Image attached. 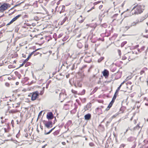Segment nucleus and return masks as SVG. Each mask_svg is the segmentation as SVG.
Segmentation results:
<instances>
[{"label":"nucleus","instance_id":"48","mask_svg":"<svg viewBox=\"0 0 148 148\" xmlns=\"http://www.w3.org/2000/svg\"><path fill=\"white\" fill-rule=\"evenodd\" d=\"M19 84V82H16V85H18Z\"/></svg>","mask_w":148,"mask_h":148},{"label":"nucleus","instance_id":"39","mask_svg":"<svg viewBox=\"0 0 148 148\" xmlns=\"http://www.w3.org/2000/svg\"><path fill=\"white\" fill-rule=\"evenodd\" d=\"M103 5H100L99 6V9L101 10V8H102L103 7Z\"/></svg>","mask_w":148,"mask_h":148},{"label":"nucleus","instance_id":"25","mask_svg":"<svg viewBox=\"0 0 148 148\" xmlns=\"http://www.w3.org/2000/svg\"><path fill=\"white\" fill-rule=\"evenodd\" d=\"M104 58L103 57H101L98 60V62H101L103 59Z\"/></svg>","mask_w":148,"mask_h":148},{"label":"nucleus","instance_id":"26","mask_svg":"<svg viewBox=\"0 0 148 148\" xmlns=\"http://www.w3.org/2000/svg\"><path fill=\"white\" fill-rule=\"evenodd\" d=\"M71 92L73 93L74 94H77V91L73 89H72L71 90Z\"/></svg>","mask_w":148,"mask_h":148},{"label":"nucleus","instance_id":"57","mask_svg":"<svg viewBox=\"0 0 148 148\" xmlns=\"http://www.w3.org/2000/svg\"><path fill=\"white\" fill-rule=\"evenodd\" d=\"M100 109V108H97L96 109V110H99V109Z\"/></svg>","mask_w":148,"mask_h":148},{"label":"nucleus","instance_id":"7","mask_svg":"<svg viewBox=\"0 0 148 148\" xmlns=\"http://www.w3.org/2000/svg\"><path fill=\"white\" fill-rule=\"evenodd\" d=\"M42 122L45 126L47 128L49 129L52 126V122L51 121L43 120L42 121Z\"/></svg>","mask_w":148,"mask_h":148},{"label":"nucleus","instance_id":"37","mask_svg":"<svg viewBox=\"0 0 148 148\" xmlns=\"http://www.w3.org/2000/svg\"><path fill=\"white\" fill-rule=\"evenodd\" d=\"M119 90H120L119 89H118L117 88V89L116 90V92L115 94H116L117 95L118 92Z\"/></svg>","mask_w":148,"mask_h":148},{"label":"nucleus","instance_id":"11","mask_svg":"<svg viewBox=\"0 0 148 148\" xmlns=\"http://www.w3.org/2000/svg\"><path fill=\"white\" fill-rule=\"evenodd\" d=\"M35 52V51H33L31 53H30L28 56V57L25 60L23 63L25 64L29 60V58L31 57V56L34 54Z\"/></svg>","mask_w":148,"mask_h":148},{"label":"nucleus","instance_id":"5","mask_svg":"<svg viewBox=\"0 0 148 148\" xmlns=\"http://www.w3.org/2000/svg\"><path fill=\"white\" fill-rule=\"evenodd\" d=\"M112 18L113 19L112 22L114 21H116L118 23H121V16L119 15L118 14H116L114 15L112 17Z\"/></svg>","mask_w":148,"mask_h":148},{"label":"nucleus","instance_id":"55","mask_svg":"<svg viewBox=\"0 0 148 148\" xmlns=\"http://www.w3.org/2000/svg\"><path fill=\"white\" fill-rule=\"evenodd\" d=\"M88 45H85V47H86V48H88Z\"/></svg>","mask_w":148,"mask_h":148},{"label":"nucleus","instance_id":"16","mask_svg":"<svg viewBox=\"0 0 148 148\" xmlns=\"http://www.w3.org/2000/svg\"><path fill=\"white\" fill-rule=\"evenodd\" d=\"M68 19V18L67 17H65L62 21L61 22L60 25H62Z\"/></svg>","mask_w":148,"mask_h":148},{"label":"nucleus","instance_id":"19","mask_svg":"<svg viewBox=\"0 0 148 148\" xmlns=\"http://www.w3.org/2000/svg\"><path fill=\"white\" fill-rule=\"evenodd\" d=\"M21 16V14H19L16 16L15 17L13 18L12 19L14 21H16L18 18L20 17Z\"/></svg>","mask_w":148,"mask_h":148},{"label":"nucleus","instance_id":"61","mask_svg":"<svg viewBox=\"0 0 148 148\" xmlns=\"http://www.w3.org/2000/svg\"><path fill=\"white\" fill-rule=\"evenodd\" d=\"M124 3H123V4H122V7H123V5H124Z\"/></svg>","mask_w":148,"mask_h":148},{"label":"nucleus","instance_id":"43","mask_svg":"<svg viewBox=\"0 0 148 148\" xmlns=\"http://www.w3.org/2000/svg\"><path fill=\"white\" fill-rule=\"evenodd\" d=\"M47 145V144H45V145H44V146H43L42 148H45V147Z\"/></svg>","mask_w":148,"mask_h":148},{"label":"nucleus","instance_id":"46","mask_svg":"<svg viewBox=\"0 0 148 148\" xmlns=\"http://www.w3.org/2000/svg\"><path fill=\"white\" fill-rule=\"evenodd\" d=\"M3 129H4L5 132H7V130L6 128H3Z\"/></svg>","mask_w":148,"mask_h":148},{"label":"nucleus","instance_id":"58","mask_svg":"<svg viewBox=\"0 0 148 148\" xmlns=\"http://www.w3.org/2000/svg\"><path fill=\"white\" fill-rule=\"evenodd\" d=\"M43 92H40V95H42V94H43Z\"/></svg>","mask_w":148,"mask_h":148},{"label":"nucleus","instance_id":"12","mask_svg":"<svg viewBox=\"0 0 148 148\" xmlns=\"http://www.w3.org/2000/svg\"><path fill=\"white\" fill-rule=\"evenodd\" d=\"M84 18L82 15L80 16L77 19L78 21L80 23H82L84 21Z\"/></svg>","mask_w":148,"mask_h":148},{"label":"nucleus","instance_id":"33","mask_svg":"<svg viewBox=\"0 0 148 148\" xmlns=\"http://www.w3.org/2000/svg\"><path fill=\"white\" fill-rule=\"evenodd\" d=\"M84 109L85 110V111H86V110H88V108L86 106L84 107Z\"/></svg>","mask_w":148,"mask_h":148},{"label":"nucleus","instance_id":"49","mask_svg":"<svg viewBox=\"0 0 148 148\" xmlns=\"http://www.w3.org/2000/svg\"><path fill=\"white\" fill-rule=\"evenodd\" d=\"M25 64L23 63L20 65V67L24 65Z\"/></svg>","mask_w":148,"mask_h":148},{"label":"nucleus","instance_id":"2","mask_svg":"<svg viewBox=\"0 0 148 148\" xmlns=\"http://www.w3.org/2000/svg\"><path fill=\"white\" fill-rule=\"evenodd\" d=\"M39 93L38 91H36L32 93H30L29 95V97H31V100L34 101L38 98Z\"/></svg>","mask_w":148,"mask_h":148},{"label":"nucleus","instance_id":"21","mask_svg":"<svg viewBox=\"0 0 148 148\" xmlns=\"http://www.w3.org/2000/svg\"><path fill=\"white\" fill-rule=\"evenodd\" d=\"M69 38V36H66L64 37L62 39V41H66L67 40L68 38Z\"/></svg>","mask_w":148,"mask_h":148},{"label":"nucleus","instance_id":"36","mask_svg":"<svg viewBox=\"0 0 148 148\" xmlns=\"http://www.w3.org/2000/svg\"><path fill=\"white\" fill-rule=\"evenodd\" d=\"M5 85L6 86L8 87L10 86V84L6 82L5 83Z\"/></svg>","mask_w":148,"mask_h":148},{"label":"nucleus","instance_id":"18","mask_svg":"<svg viewBox=\"0 0 148 148\" xmlns=\"http://www.w3.org/2000/svg\"><path fill=\"white\" fill-rule=\"evenodd\" d=\"M18 112V111L17 109H13L10 110V111L9 112L12 113H14Z\"/></svg>","mask_w":148,"mask_h":148},{"label":"nucleus","instance_id":"41","mask_svg":"<svg viewBox=\"0 0 148 148\" xmlns=\"http://www.w3.org/2000/svg\"><path fill=\"white\" fill-rule=\"evenodd\" d=\"M94 7H92L90 10L88 11V12H89L92 9H94Z\"/></svg>","mask_w":148,"mask_h":148},{"label":"nucleus","instance_id":"8","mask_svg":"<svg viewBox=\"0 0 148 148\" xmlns=\"http://www.w3.org/2000/svg\"><path fill=\"white\" fill-rule=\"evenodd\" d=\"M102 73L103 76L106 78L108 77L109 75V72L106 69H104V71L102 72Z\"/></svg>","mask_w":148,"mask_h":148},{"label":"nucleus","instance_id":"56","mask_svg":"<svg viewBox=\"0 0 148 148\" xmlns=\"http://www.w3.org/2000/svg\"><path fill=\"white\" fill-rule=\"evenodd\" d=\"M20 4H21V3L19 4H18L16 5H15L14 7H16V6H18V5H20Z\"/></svg>","mask_w":148,"mask_h":148},{"label":"nucleus","instance_id":"15","mask_svg":"<svg viewBox=\"0 0 148 148\" xmlns=\"http://www.w3.org/2000/svg\"><path fill=\"white\" fill-rule=\"evenodd\" d=\"M20 103L19 102L17 103H15L14 104H13V108H18L20 107Z\"/></svg>","mask_w":148,"mask_h":148},{"label":"nucleus","instance_id":"45","mask_svg":"<svg viewBox=\"0 0 148 148\" xmlns=\"http://www.w3.org/2000/svg\"><path fill=\"white\" fill-rule=\"evenodd\" d=\"M148 31L147 30H146L145 31L143 32V34H145V33H147L148 32Z\"/></svg>","mask_w":148,"mask_h":148},{"label":"nucleus","instance_id":"3","mask_svg":"<svg viewBox=\"0 0 148 148\" xmlns=\"http://www.w3.org/2000/svg\"><path fill=\"white\" fill-rule=\"evenodd\" d=\"M10 7L9 3H5L0 6V12H3Z\"/></svg>","mask_w":148,"mask_h":148},{"label":"nucleus","instance_id":"40","mask_svg":"<svg viewBox=\"0 0 148 148\" xmlns=\"http://www.w3.org/2000/svg\"><path fill=\"white\" fill-rule=\"evenodd\" d=\"M115 100L113 99H112V100L110 102V103H112V104H113V103H114V102Z\"/></svg>","mask_w":148,"mask_h":148},{"label":"nucleus","instance_id":"10","mask_svg":"<svg viewBox=\"0 0 148 148\" xmlns=\"http://www.w3.org/2000/svg\"><path fill=\"white\" fill-rule=\"evenodd\" d=\"M65 7L64 5H62L60 6L59 7V11H60V13L64 12L65 11Z\"/></svg>","mask_w":148,"mask_h":148},{"label":"nucleus","instance_id":"50","mask_svg":"<svg viewBox=\"0 0 148 148\" xmlns=\"http://www.w3.org/2000/svg\"><path fill=\"white\" fill-rule=\"evenodd\" d=\"M55 127H54V128L51 129L50 130L51 131V132L55 128Z\"/></svg>","mask_w":148,"mask_h":148},{"label":"nucleus","instance_id":"59","mask_svg":"<svg viewBox=\"0 0 148 148\" xmlns=\"http://www.w3.org/2000/svg\"><path fill=\"white\" fill-rule=\"evenodd\" d=\"M146 82L147 83V86H148V79L147 80Z\"/></svg>","mask_w":148,"mask_h":148},{"label":"nucleus","instance_id":"51","mask_svg":"<svg viewBox=\"0 0 148 148\" xmlns=\"http://www.w3.org/2000/svg\"><path fill=\"white\" fill-rule=\"evenodd\" d=\"M144 36L147 38H148V35H144Z\"/></svg>","mask_w":148,"mask_h":148},{"label":"nucleus","instance_id":"62","mask_svg":"<svg viewBox=\"0 0 148 148\" xmlns=\"http://www.w3.org/2000/svg\"><path fill=\"white\" fill-rule=\"evenodd\" d=\"M15 73L16 74V73H18V72L17 71H16L15 72Z\"/></svg>","mask_w":148,"mask_h":148},{"label":"nucleus","instance_id":"30","mask_svg":"<svg viewBox=\"0 0 148 148\" xmlns=\"http://www.w3.org/2000/svg\"><path fill=\"white\" fill-rule=\"evenodd\" d=\"M14 22V21L12 19L9 23H8L7 24V25H10V24H12Z\"/></svg>","mask_w":148,"mask_h":148},{"label":"nucleus","instance_id":"42","mask_svg":"<svg viewBox=\"0 0 148 148\" xmlns=\"http://www.w3.org/2000/svg\"><path fill=\"white\" fill-rule=\"evenodd\" d=\"M144 72H145L144 71H143V70L141 71L140 72V74H142L143 73H144Z\"/></svg>","mask_w":148,"mask_h":148},{"label":"nucleus","instance_id":"32","mask_svg":"<svg viewBox=\"0 0 148 148\" xmlns=\"http://www.w3.org/2000/svg\"><path fill=\"white\" fill-rule=\"evenodd\" d=\"M117 95L116 94H115L114 95V96L112 98L113 99L115 100L116 97H117Z\"/></svg>","mask_w":148,"mask_h":148},{"label":"nucleus","instance_id":"44","mask_svg":"<svg viewBox=\"0 0 148 148\" xmlns=\"http://www.w3.org/2000/svg\"><path fill=\"white\" fill-rule=\"evenodd\" d=\"M62 144L63 145H65L66 144V143L65 142H63L62 143Z\"/></svg>","mask_w":148,"mask_h":148},{"label":"nucleus","instance_id":"29","mask_svg":"<svg viewBox=\"0 0 148 148\" xmlns=\"http://www.w3.org/2000/svg\"><path fill=\"white\" fill-rule=\"evenodd\" d=\"M127 56H123V57L122 58V60H125L127 59Z\"/></svg>","mask_w":148,"mask_h":148},{"label":"nucleus","instance_id":"63","mask_svg":"<svg viewBox=\"0 0 148 148\" xmlns=\"http://www.w3.org/2000/svg\"><path fill=\"white\" fill-rule=\"evenodd\" d=\"M43 38H42H42H40V40H41V39H43Z\"/></svg>","mask_w":148,"mask_h":148},{"label":"nucleus","instance_id":"47","mask_svg":"<svg viewBox=\"0 0 148 148\" xmlns=\"http://www.w3.org/2000/svg\"><path fill=\"white\" fill-rule=\"evenodd\" d=\"M46 38H48V39L47 38V41H48L49 40V37H46Z\"/></svg>","mask_w":148,"mask_h":148},{"label":"nucleus","instance_id":"9","mask_svg":"<svg viewBox=\"0 0 148 148\" xmlns=\"http://www.w3.org/2000/svg\"><path fill=\"white\" fill-rule=\"evenodd\" d=\"M53 116L52 112H49L47 113V118L48 119H52L53 118Z\"/></svg>","mask_w":148,"mask_h":148},{"label":"nucleus","instance_id":"34","mask_svg":"<svg viewBox=\"0 0 148 148\" xmlns=\"http://www.w3.org/2000/svg\"><path fill=\"white\" fill-rule=\"evenodd\" d=\"M118 53L120 56L121 55V51L120 50H118Z\"/></svg>","mask_w":148,"mask_h":148},{"label":"nucleus","instance_id":"31","mask_svg":"<svg viewBox=\"0 0 148 148\" xmlns=\"http://www.w3.org/2000/svg\"><path fill=\"white\" fill-rule=\"evenodd\" d=\"M63 35V33H61L58 36V38H61V37H62V36Z\"/></svg>","mask_w":148,"mask_h":148},{"label":"nucleus","instance_id":"23","mask_svg":"<svg viewBox=\"0 0 148 148\" xmlns=\"http://www.w3.org/2000/svg\"><path fill=\"white\" fill-rule=\"evenodd\" d=\"M125 81H124L123 82H122L121 84H120V85L119 86L118 88V89H120L121 86H122V85L123 84L125 83Z\"/></svg>","mask_w":148,"mask_h":148},{"label":"nucleus","instance_id":"27","mask_svg":"<svg viewBox=\"0 0 148 148\" xmlns=\"http://www.w3.org/2000/svg\"><path fill=\"white\" fill-rule=\"evenodd\" d=\"M37 50H37H36L35 51H35V52L33 54H34V56H36V55H38V54H39V53L38 52H36V51Z\"/></svg>","mask_w":148,"mask_h":148},{"label":"nucleus","instance_id":"17","mask_svg":"<svg viewBox=\"0 0 148 148\" xmlns=\"http://www.w3.org/2000/svg\"><path fill=\"white\" fill-rule=\"evenodd\" d=\"M112 105L113 104H112V103H110L108 105V106L106 109V110L107 111L108 110L110 109V108L112 106Z\"/></svg>","mask_w":148,"mask_h":148},{"label":"nucleus","instance_id":"60","mask_svg":"<svg viewBox=\"0 0 148 148\" xmlns=\"http://www.w3.org/2000/svg\"><path fill=\"white\" fill-rule=\"evenodd\" d=\"M56 132H57H57H58V133H59V132H58V131H56V132L54 133H56Z\"/></svg>","mask_w":148,"mask_h":148},{"label":"nucleus","instance_id":"1","mask_svg":"<svg viewBox=\"0 0 148 148\" xmlns=\"http://www.w3.org/2000/svg\"><path fill=\"white\" fill-rule=\"evenodd\" d=\"M142 5L138 4L135 6L132 10V14H138L142 13L144 10Z\"/></svg>","mask_w":148,"mask_h":148},{"label":"nucleus","instance_id":"64","mask_svg":"<svg viewBox=\"0 0 148 148\" xmlns=\"http://www.w3.org/2000/svg\"><path fill=\"white\" fill-rule=\"evenodd\" d=\"M146 24H147V26H148V22H147L146 23Z\"/></svg>","mask_w":148,"mask_h":148},{"label":"nucleus","instance_id":"20","mask_svg":"<svg viewBox=\"0 0 148 148\" xmlns=\"http://www.w3.org/2000/svg\"><path fill=\"white\" fill-rule=\"evenodd\" d=\"M86 106L88 108H90L92 106V104L90 103H89L87 104Z\"/></svg>","mask_w":148,"mask_h":148},{"label":"nucleus","instance_id":"22","mask_svg":"<svg viewBox=\"0 0 148 148\" xmlns=\"http://www.w3.org/2000/svg\"><path fill=\"white\" fill-rule=\"evenodd\" d=\"M145 48V47L144 46H143L140 49H139V50H138V51L140 52L144 50Z\"/></svg>","mask_w":148,"mask_h":148},{"label":"nucleus","instance_id":"54","mask_svg":"<svg viewBox=\"0 0 148 148\" xmlns=\"http://www.w3.org/2000/svg\"><path fill=\"white\" fill-rule=\"evenodd\" d=\"M42 113V111L40 112H39V114H38V116H39L40 115H41V113Z\"/></svg>","mask_w":148,"mask_h":148},{"label":"nucleus","instance_id":"24","mask_svg":"<svg viewBox=\"0 0 148 148\" xmlns=\"http://www.w3.org/2000/svg\"><path fill=\"white\" fill-rule=\"evenodd\" d=\"M127 43V42L126 41H124L122 42L121 44V47H123Z\"/></svg>","mask_w":148,"mask_h":148},{"label":"nucleus","instance_id":"6","mask_svg":"<svg viewBox=\"0 0 148 148\" xmlns=\"http://www.w3.org/2000/svg\"><path fill=\"white\" fill-rule=\"evenodd\" d=\"M128 57V60L129 61L133 60L137 58L136 55L133 52L132 53L126 55Z\"/></svg>","mask_w":148,"mask_h":148},{"label":"nucleus","instance_id":"53","mask_svg":"<svg viewBox=\"0 0 148 148\" xmlns=\"http://www.w3.org/2000/svg\"><path fill=\"white\" fill-rule=\"evenodd\" d=\"M22 55H23V57L24 58H25L26 57L25 55H24V54H22Z\"/></svg>","mask_w":148,"mask_h":148},{"label":"nucleus","instance_id":"4","mask_svg":"<svg viewBox=\"0 0 148 148\" xmlns=\"http://www.w3.org/2000/svg\"><path fill=\"white\" fill-rule=\"evenodd\" d=\"M145 16H142L138 17L135 21L132 23V25L133 26L135 25L136 24L140 22H141L146 18Z\"/></svg>","mask_w":148,"mask_h":148},{"label":"nucleus","instance_id":"35","mask_svg":"<svg viewBox=\"0 0 148 148\" xmlns=\"http://www.w3.org/2000/svg\"><path fill=\"white\" fill-rule=\"evenodd\" d=\"M51 132V131L50 130L48 132H45V135H47V134H49Z\"/></svg>","mask_w":148,"mask_h":148},{"label":"nucleus","instance_id":"38","mask_svg":"<svg viewBox=\"0 0 148 148\" xmlns=\"http://www.w3.org/2000/svg\"><path fill=\"white\" fill-rule=\"evenodd\" d=\"M119 90H120L119 89H118L117 88V89L116 90V92L115 94H116L117 95L118 92Z\"/></svg>","mask_w":148,"mask_h":148},{"label":"nucleus","instance_id":"52","mask_svg":"<svg viewBox=\"0 0 148 148\" xmlns=\"http://www.w3.org/2000/svg\"><path fill=\"white\" fill-rule=\"evenodd\" d=\"M82 92H84V94H85V90L84 89L83 90H82Z\"/></svg>","mask_w":148,"mask_h":148},{"label":"nucleus","instance_id":"28","mask_svg":"<svg viewBox=\"0 0 148 148\" xmlns=\"http://www.w3.org/2000/svg\"><path fill=\"white\" fill-rule=\"evenodd\" d=\"M125 145L123 144H121V145H120L119 147V148H124V147H125Z\"/></svg>","mask_w":148,"mask_h":148},{"label":"nucleus","instance_id":"14","mask_svg":"<svg viewBox=\"0 0 148 148\" xmlns=\"http://www.w3.org/2000/svg\"><path fill=\"white\" fill-rule=\"evenodd\" d=\"M91 117L90 114H87L84 116V118L85 120H88Z\"/></svg>","mask_w":148,"mask_h":148},{"label":"nucleus","instance_id":"13","mask_svg":"<svg viewBox=\"0 0 148 148\" xmlns=\"http://www.w3.org/2000/svg\"><path fill=\"white\" fill-rule=\"evenodd\" d=\"M132 82H131L129 81L127 82L126 83L127 85V88L130 89H132Z\"/></svg>","mask_w":148,"mask_h":148}]
</instances>
